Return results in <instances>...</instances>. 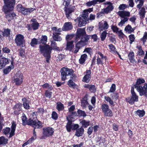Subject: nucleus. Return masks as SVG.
Masks as SVG:
<instances>
[{
	"mask_svg": "<svg viewBox=\"0 0 147 147\" xmlns=\"http://www.w3.org/2000/svg\"><path fill=\"white\" fill-rule=\"evenodd\" d=\"M51 47L48 45H46L45 46L40 45V52L45 57L47 63H49L51 59V54L52 49L57 51H60L59 48L57 47V43L54 41H51Z\"/></svg>",
	"mask_w": 147,
	"mask_h": 147,
	"instance_id": "f257e3e1",
	"label": "nucleus"
},
{
	"mask_svg": "<svg viewBox=\"0 0 147 147\" xmlns=\"http://www.w3.org/2000/svg\"><path fill=\"white\" fill-rule=\"evenodd\" d=\"M60 72L63 81H65L66 79V76L69 75L71 76L70 79H72V80L76 77L75 74H73L74 71L71 69L63 67L61 69Z\"/></svg>",
	"mask_w": 147,
	"mask_h": 147,
	"instance_id": "f03ea898",
	"label": "nucleus"
},
{
	"mask_svg": "<svg viewBox=\"0 0 147 147\" xmlns=\"http://www.w3.org/2000/svg\"><path fill=\"white\" fill-rule=\"evenodd\" d=\"M70 0H64L63 5L65 6V12L66 17L68 19L71 18V16H72V13L74 12L76 8L75 6L69 7H67L69 4Z\"/></svg>",
	"mask_w": 147,
	"mask_h": 147,
	"instance_id": "7ed1b4c3",
	"label": "nucleus"
},
{
	"mask_svg": "<svg viewBox=\"0 0 147 147\" xmlns=\"http://www.w3.org/2000/svg\"><path fill=\"white\" fill-rule=\"evenodd\" d=\"M36 119V116L35 115H30V118L28 120V125L32 126L34 129L41 128L42 126L41 122L38 120L34 119V118Z\"/></svg>",
	"mask_w": 147,
	"mask_h": 147,
	"instance_id": "20e7f679",
	"label": "nucleus"
},
{
	"mask_svg": "<svg viewBox=\"0 0 147 147\" xmlns=\"http://www.w3.org/2000/svg\"><path fill=\"white\" fill-rule=\"evenodd\" d=\"M14 7V6H13L12 8L7 6V5H5L3 7V11L6 14V18L9 21H10L16 16L15 14L12 11Z\"/></svg>",
	"mask_w": 147,
	"mask_h": 147,
	"instance_id": "39448f33",
	"label": "nucleus"
},
{
	"mask_svg": "<svg viewBox=\"0 0 147 147\" xmlns=\"http://www.w3.org/2000/svg\"><path fill=\"white\" fill-rule=\"evenodd\" d=\"M16 8L18 11L24 15L29 14L35 10L34 8H26L23 7L21 4H18L16 7Z\"/></svg>",
	"mask_w": 147,
	"mask_h": 147,
	"instance_id": "423d86ee",
	"label": "nucleus"
},
{
	"mask_svg": "<svg viewBox=\"0 0 147 147\" xmlns=\"http://www.w3.org/2000/svg\"><path fill=\"white\" fill-rule=\"evenodd\" d=\"M13 83L16 85H21L23 82V74L21 72L19 71L16 73L12 79Z\"/></svg>",
	"mask_w": 147,
	"mask_h": 147,
	"instance_id": "0eeeda50",
	"label": "nucleus"
},
{
	"mask_svg": "<svg viewBox=\"0 0 147 147\" xmlns=\"http://www.w3.org/2000/svg\"><path fill=\"white\" fill-rule=\"evenodd\" d=\"M131 97L130 98H128L127 100L130 104L131 105L134 104V102L138 101V96L136 95L134 91V87H131Z\"/></svg>",
	"mask_w": 147,
	"mask_h": 147,
	"instance_id": "6e6552de",
	"label": "nucleus"
},
{
	"mask_svg": "<svg viewBox=\"0 0 147 147\" xmlns=\"http://www.w3.org/2000/svg\"><path fill=\"white\" fill-rule=\"evenodd\" d=\"M101 109L105 116L112 117L113 115L112 111L109 108V106L107 105L106 104L102 105Z\"/></svg>",
	"mask_w": 147,
	"mask_h": 147,
	"instance_id": "1a4fd4ad",
	"label": "nucleus"
},
{
	"mask_svg": "<svg viewBox=\"0 0 147 147\" xmlns=\"http://www.w3.org/2000/svg\"><path fill=\"white\" fill-rule=\"evenodd\" d=\"M15 42L17 46H23L25 42L24 36L21 34L16 35L15 39Z\"/></svg>",
	"mask_w": 147,
	"mask_h": 147,
	"instance_id": "9d476101",
	"label": "nucleus"
},
{
	"mask_svg": "<svg viewBox=\"0 0 147 147\" xmlns=\"http://www.w3.org/2000/svg\"><path fill=\"white\" fill-rule=\"evenodd\" d=\"M89 20L88 18H85L83 17L80 16L74 20L76 22H78V26L82 27L85 26L87 23V21Z\"/></svg>",
	"mask_w": 147,
	"mask_h": 147,
	"instance_id": "9b49d317",
	"label": "nucleus"
},
{
	"mask_svg": "<svg viewBox=\"0 0 147 147\" xmlns=\"http://www.w3.org/2000/svg\"><path fill=\"white\" fill-rule=\"evenodd\" d=\"M54 132V129L51 127H45L43 129V134L46 137L51 136Z\"/></svg>",
	"mask_w": 147,
	"mask_h": 147,
	"instance_id": "f8f14e48",
	"label": "nucleus"
},
{
	"mask_svg": "<svg viewBox=\"0 0 147 147\" xmlns=\"http://www.w3.org/2000/svg\"><path fill=\"white\" fill-rule=\"evenodd\" d=\"M136 89L139 92L140 96L145 95L147 97V84H145L143 87H136Z\"/></svg>",
	"mask_w": 147,
	"mask_h": 147,
	"instance_id": "ddd939ff",
	"label": "nucleus"
},
{
	"mask_svg": "<svg viewBox=\"0 0 147 147\" xmlns=\"http://www.w3.org/2000/svg\"><path fill=\"white\" fill-rule=\"evenodd\" d=\"M109 27L107 22L102 20L99 23V29L100 30L107 29Z\"/></svg>",
	"mask_w": 147,
	"mask_h": 147,
	"instance_id": "4468645a",
	"label": "nucleus"
},
{
	"mask_svg": "<svg viewBox=\"0 0 147 147\" xmlns=\"http://www.w3.org/2000/svg\"><path fill=\"white\" fill-rule=\"evenodd\" d=\"M85 34L86 32L84 28H78L76 35V40L78 39L79 38L82 37Z\"/></svg>",
	"mask_w": 147,
	"mask_h": 147,
	"instance_id": "2eb2a0df",
	"label": "nucleus"
},
{
	"mask_svg": "<svg viewBox=\"0 0 147 147\" xmlns=\"http://www.w3.org/2000/svg\"><path fill=\"white\" fill-rule=\"evenodd\" d=\"M9 63V59L2 56H0V69L4 67Z\"/></svg>",
	"mask_w": 147,
	"mask_h": 147,
	"instance_id": "dca6fc26",
	"label": "nucleus"
},
{
	"mask_svg": "<svg viewBox=\"0 0 147 147\" xmlns=\"http://www.w3.org/2000/svg\"><path fill=\"white\" fill-rule=\"evenodd\" d=\"M106 0H93L92 1L87 2L86 5L88 7H90L92 5L94 6L95 5L105 2Z\"/></svg>",
	"mask_w": 147,
	"mask_h": 147,
	"instance_id": "f3484780",
	"label": "nucleus"
},
{
	"mask_svg": "<svg viewBox=\"0 0 147 147\" xmlns=\"http://www.w3.org/2000/svg\"><path fill=\"white\" fill-rule=\"evenodd\" d=\"M73 28L72 23L68 22L65 23L62 28V30L64 31H67L71 30Z\"/></svg>",
	"mask_w": 147,
	"mask_h": 147,
	"instance_id": "a211bd4d",
	"label": "nucleus"
},
{
	"mask_svg": "<svg viewBox=\"0 0 147 147\" xmlns=\"http://www.w3.org/2000/svg\"><path fill=\"white\" fill-rule=\"evenodd\" d=\"M89 38V36L85 34L81 37V40L78 42L82 46H83L86 44V42L88 40Z\"/></svg>",
	"mask_w": 147,
	"mask_h": 147,
	"instance_id": "6ab92c4d",
	"label": "nucleus"
},
{
	"mask_svg": "<svg viewBox=\"0 0 147 147\" xmlns=\"http://www.w3.org/2000/svg\"><path fill=\"white\" fill-rule=\"evenodd\" d=\"M117 14L121 18L129 17L130 16L129 12L124 10L119 11Z\"/></svg>",
	"mask_w": 147,
	"mask_h": 147,
	"instance_id": "aec40b11",
	"label": "nucleus"
},
{
	"mask_svg": "<svg viewBox=\"0 0 147 147\" xmlns=\"http://www.w3.org/2000/svg\"><path fill=\"white\" fill-rule=\"evenodd\" d=\"M11 124L12 125L11 127V130L9 136V138H11L14 135L15 131L16 126V123L15 121H13Z\"/></svg>",
	"mask_w": 147,
	"mask_h": 147,
	"instance_id": "412c9836",
	"label": "nucleus"
},
{
	"mask_svg": "<svg viewBox=\"0 0 147 147\" xmlns=\"http://www.w3.org/2000/svg\"><path fill=\"white\" fill-rule=\"evenodd\" d=\"M93 10V8H89L88 9H85L83 11L82 15L81 16L85 18H88V14L92 12Z\"/></svg>",
	"mask_w": 147,
	"mask_h": 147,
	"instance_id": "4be33fe9",
	"label": "nucleus"
},
{
	"mask_svg": "<svg viewBox=\"0 0 147 147\" xmlns=\"http://www.w3.org/2000/svg\"><path fill=\"white\" fill-rule=\"evenodd\" d=\"M145 82V80L143 78H139L137 79L136 84H135L133 87H134V88H137L136 87H142L140 85L144 83Z\"/></svg>",
	"mask_w": 147,
	"mask_h": 147,
	"instance_id": "5701e85b",
	"label": "nucleus"
},
{
	"mask_svg": "<svg viewBox=\"0 0 147 147\" xmlns=\"http://www.w3.org/2000/svg\"><path fill=\"white\" fill-rule=\"evenodd\" d=\"M22 107V104L21 103L16 104L13 107V109L15 110V113L18 114V113L21 111Z\"/></svg>",
	"mask_w": 147,
	"mask_h": 147,
	"instance_id": "b1692460",
	"label": "nucleus"
},
{
	"mask_svg": "<svg viewBox=\"0 0 147 147\" xmlns=\"http://www.w3.org/2000/svg\"><path fill=\"white\" fill-rule=\"evenodd\" d=\"M113 9V4L109 5L105 8H104L102 10L101 12L104 13H107L112 11Z\"/></svg>",
	"mask_w": 147,
	"mask_h": 147,
	"instance_id": "393cba45",
	"label": "nucleus"
},
{
	"mask_svg": "<svg viewBox=\"0 0 147 147\" xmlns=\"http://www.w3.org/2000/svg\"><path fill=\"white\" fill-rule=\"evenodd\" d=\"M5 5L12 8L13 6H14L15 0H4Z\"/></svg>",
	"mask_w": 147,
	"mask_h": 147,
	"instance_id": "a878e982",
	"label": "nucleus"
},
{
	"mask_svg": "<svg viewBox=\"0 0 147 147\" xmlns=\"http://www.w3.org/2000/svg\"><path fill=\"white\" fill-rule=\"evenodd\" d=\"M22 100L23 102V105L24 108L27 109H29L30 107L29 105V100L25 98H22Z\"/></svg>",
	"mask_w": 147,
	"mask_h": 147,
	"instance_id": "bb28decb",
	"label": "nucleus"
},
{
	"mask_svg": "<svg viewBox=\"0 0 147 147\" xmlns=\"http://www.w3.org/2000/svg\"><path fill=\"white\" fill-rule=\"evenodd\" d=\"M52 30L53 31V35H60L61 32L62 30L61 28H57V27H53L52 28Z\"/></svg>",
	"mask_w": 147,
	"mask_h": 147,
	"instance_id": "cd10ccee",
	"label": "nucleus"
},
{
	"mask_svg": "<svg viewBox=\"0 0 147 147\" xmlns=\"http://www.w3.org/2000/svg\"><path fill=\"white\" fill-rule=\"evenodd\" d=\"M134 29L135 28H132L130 25H128L125 27L124 30L126 33L131 34L134 32Z\"/></svg>",
	"mask_w": 147,
	"mask_h": 147,
	"instance_id": "c85d7f7f",
	"label": "nucleus"
},
{
	"mask_svg": "<svg viewBox=\"0 0 147 147\" xmlns=\"http://www.w3.org/2000/svg\"><path fill=\"white\" fill-rule=\"evenodd\" d=\"M84 131V129L82 127H81L76 130L75 135L78 137L81 136L83 134Z\"/></svg>",
	"mask_w": 147,
	"mask_h": 147,
	"instance_id": "c756f323",
	"label": "nucleus"
},
{
	"mask_svg": "<svg viewBox=\"0 0 147 147\" xmlns=\"http://www.w3.org/2000/svg\"><path fill=\"white\" fill-rule=\"evenodd\" d=\"M87 57V55L86 54H84L81 55V57L79 60V62L80 64H83Z\"/></svg>",
	"mask_w": 147,
	"mask_h": 147,
	"instance_id": "7c9ffc66",
	"label": "nucleus"
},
{
	"mask_svg": "<svg viewBox=\"0 0 147 147\" xmlns=\"http://www.w3.org/2000/svg\"><path fill=\"white\" fill-rule=\"evenodd\" d=\"M137 48L138 50L137 53V55L139 57H142L144 54V51L142 50L141 46H137Z\"/></svg>",
	"mask_w": 147,
	"mask_h": 147,
	"instance_id": "2f4dec72",
	"label": "nucleus"
},
{
	"mask_svg": "<svg viewBox=\"0 0 147 147\" xmlns=\"http://www.w3.org/2000/svg\"><path fill=\"white\" fill-rule=\"evenodd\" d=\"M146 12V11L145 8L144 7L142 8L139 11V13L140 18L141 19H142L144 18Z\"/></svg>",
	"mask_w": 147,
	"mask_h": 147,
	"instance_id": "473e14b6",
	"label": "nucleus"
},
{
	"mask_svg": "<svg viewBox=\"0 0 147 147\" xmlns=\"http://www.w3.org/2000/svg\"><path fill=\"white\" fill-rule=\"evenodd\" d=\"M73 41H67L66 48L67 50L71 51L74 47Z\"/></svg>",
	"mask_w": 147,
	"mask_h": 147,
	"instance_id": "72a5a7b5",
	"label": "nucleus"
},
{
	"mask_svg": "<svg viewBox=\"0 0 147 147\" xmlns=\"http://www.w3.org/2000/svg\"><path fill=\"white\" fill-rule=\"evenodd\" d=\"M13 63V62H11V64L12 65ZM13 68V65H12L11 67L10 66H8L5 69L3 70V73L5 74H7L11 70V68Z\"/></svg>",
	"mask_w": 147,
	"mask_h": 147,
	"instance_id": "f704fd0d",
	"label": "nucleus"
},
{
	"mask_svg": "<svg viewBox=\"0 0 147 147\" xmlns=\"http://www.w3.org/2000/svg\"><path fill=\"white\" fill-rule=\"evenodd\" d=\"M87 100V97H85L82 100L81 102V106L83 107H85L88 105V103Z\"/></svg>",
	"mask_w": 147,
	"mask_h": 147,
	"instance_id": "c9c22d12",
	"label": "nucleus"
},
{
	"mask_svg": "<svg viewBox=\"0 0 147 147\" xmlns=\"http://www.w3.org/2000/svg\"><path fill=\"white\" fill-rule=\"evenodd\" d=\"M128 56L131 62L133 63L135 61L134 53L133 52H130L128 55Z\"/></svg>",
	"mask_w": 147,
	"mask_h": 147,
	"instance_id": "e433bc0d",
	"label": "nucleus"
},
{
	"mask_svg": "<svg viewBox=\"0 0 147 147\" xmlns=\"http://www.w3.org/2000/svg\"><path fill=\"white\" fill-rule=\"evenodd\" d=\"M56 108L59 111L63 110L64 109L63 104L60 102H58L57 103Z\"/></svg>",
	"mask_w": 147,
	"mask_h": 147,
	"instance_id": "4c0bfd02",
	"label": "nucleus"
},
{
	"mask_svg": "<svg viewBox=\"0 0 147 147\" xmlns=\"http://www.w3.org/2000/svg\"><path fill=\"white\" fill-rule=\"evenodd\" d=\"M104 99L107 102H109L111 105L113 106H114L115 105L113 101L111 100L110 98L108 96H105Z\"/></svg>",
	"mask_w": 147,
	"mask_h": 147,
	"instance_id": "58836bf2",
	"label": "nucleus"
},
{
	"mask_svg": "<svg viewBox=\"0 0 147 147\" xmlns=\"http://www.w3.org/2000/svg\"><path fill=\"white\" fill-rule=\"evenodd\" d=\"M7 140L3 136L0 137V144H5L7 143Z\"/></svg>",
	"mask_w": 147,
	"mask_h": 147,
	"instance_id": "ea45409f",
	"label": "nucleus"
},
{
	"mask_svg": "<svg viewBox=\"0 0 147 147\" xmlns=\"http://www.w3.org/2000/svg\"><path fill=\"white\" fill-rule=\"evenodd\" d=\"M72 122L69 121L67 123L66 127L67 130L68 132H70L71 131V129H72Z\"/></svg>",
	"mask_w": 147,
	"mask_h": 147,
	"instance_id": "a19ab883",
	"label": "nucleus"
},
{
	"mask_svg": "<svg viewBox=\"0 0 147 147\" xmlns=\"http://www.w3.org/2000/svg\"><path fill=\"white\" fill-rule=\"evenodd\" d=\"M22 119V123L24 125H25L26 124L28 125V121H27V118L24 114H23Z\"/></svg>",
	"mask_w": 147,
	"mask_h": 147,
	"instance_id": "79ce46f5",
	"label": "nucleus"
},
{
	"mask_svg": "<svg viewBox=\"0 0 147 147\" xmlns=\"http://www.w3.org/2000/svg\"><path fill=\"white\" fill-rule=\"evenodd\" d=\"M10 131V128L8 127H6L3 129V134L7 136L8 135L9 136Z\"/></svg>",
	"mask_w": 147,
	"mask_h": 147,
	"instance_id": "37998d69",
	"label": "nucleus"
},
{
	"mask_svg": "<svg viewBox=\"0 0 147 147\" xmlns=\"http://www.w3.org/2000/svg\"><path fill=\"white\" fill-rule=\"evenodd\" d=\"M89 121H87L85 120H83L80 122L82 126L85 128L87 127L89 125Z\"/></svg>",
	"mask_w": 147,
	"mask_h": 147,
	"instance_id": "c03bdc74",
	"label": "nucleus"
},
{
	"mask_svg": "<svg viewBox=\"0 0 147 147\" xmlns=\"http://www.w3.org/2000/svg\"><path fill=\"white\" fill-rule=\"evenodd\" d=\"M136 113L140 117H142L144 115L145 112L143 110H138L136 111Z\"/></svg>",
	"mask_w": 147,
	"mask_h": 147,
	"instance_id": "a18cd8bd",
	"label": "nucleus"
},
{
	"mask_svg": "<svg viewBox=\"0 0 147 147\" xmlns=\"http://www.w3.org/2000/svg\"><path fill=\"white\" fill-rule=\"evenodd\" d=\"M76 48L75 49V50L74 51V53L75 54L77 53L78 52L80 48L82 47V46L79 43L77 42L76 45Z\"/></svg>",
	"mask_w": 147,
	"mask_h": 147,
	"instance_id": "49530a36",
	"label": "nucleus"
},
{
	"mask_svg": "<svg viewBox=\"0 0 147 147\" xmlns=\"http://www.w3.org/2000/svg\"><path fill=\"white\" fill-rule=\"evenodd\" d=\"M59 35H53V39L54 40L57 41H60L62 40L61 37Z\"/></svg>",
	"mask_w": 147,
	"mask_h": 147,
	"instance_id": "de8ad7c7",
	"label": "nucleus"
},
{
	"mask_svg": "<svg viewBox=\"0 0 147 147\" xmlns=\"http://www.w3.org/2000/svg\"><path fill=\"white\" fill-rule=\"evenodd\" d=\"M123 19L119 23L118 25L120 26H122L128 20L127 17L122 18Z\"/></svg>",
	"mask_w": 147,
	"mask_h": 147,
	"instance_id": "09e8293b",
	"label": "nucleus"
},
{
	"mask_svg": "<svg viewBox=\"0 0 147 147\" xmlns=\"http://www.w3.org/2000/svg\"><path fill=\"white\" fill-rule=\"evenodd\" d=\"M47 38L46 36H42L40 41L41 42L44 44H45L47 41Z\"/></svg>",
	"mask_w": 147,
	"mask_h": 147,
	"instance_id": "8fccbe9b",
	"label": "nucleus"
},
{
	"mask_svg": "<svg viewBox=\"0 0 147 147\" xmlns=\"http://www.w3.org/2000/svg\"><path fill=\"white\" fill-rule=\"evenodd\" d=\"M11 30L9 29H5L3 32L4 36H9L10 34Z\"/></svg>",
	"mask_w": 147,
	"mask_h": 147,
	"instance_id": "3c124183",
	"label": "nucleus"
},
{
	"mask_svg": "<svg viewBox=\"0 0 147 147\" xmlns=\"http://www.w3.org/2000/svg\"><path fill=\"white\" fill-rule=\"evenodd\" d=\"M138 1H140L139 3L137 5V7L138 8L140 9L143 5L144 0H135L136 3Z\"/></svg>",
	"mask_w": 147,
	"mask_h": 147,
	"instance_id": "603ef678",
	"label": "nucleus"
},
{
	"mask_svg": "<svg viewBox=\"0 0 147 147\" xmlns=\"http://www.w3.org/2000/svg\"><path fill=\"white\" fill-rule=\"evenodd\" d=\"M90 79V76L85 75L83 78L82 81L86 83H88Z\"/></svg>",
	"mask_w": 147,
	"mask_h": 147,
	"instance_id": "864d4df0",
	"label": "nucleus"
},
{
	"mask_svg": "<svg viewBox=\"0 0 147 147\" xmlns=\"http://www.w3.org/2000/svg\"><path fill=\"white\" fill-rule=\"evenodd\" d=\"M107 34V32L105 31H104L100 35V38L102 41H104L105 39Z\"/></svg>",
	"mask_w": 147,
	"mask_h": 147,
	"instance_id": "5fc2aeb1",
	"label": "nucleus"
},
{
	"mask_svg": "<svg viewBox=\"0 0 147 147\" xmlns=\"http://www.w3.org/2000/svg\"><path fill=\"white\" fill-rule=\"evenodd\" d=\"M42 86L44 88L48 89L51 90L53 89L52 86L47 83L45 84Z\"/></svg>",
	"mask_w": 147,
	"mask_h": 147,
	"instance_id": "6e6d98bb",
	"label": "nucleus"
},
{
	"mask_svg": "<svg viewBox=\"0 0 147 147\" xmlns=\"http://www.w3.org/2000/svg\"><path fill=\"white\" fill-rule=\"evenodd\" d=\"M109 47L110 51L113 53H116L115 51V47L112 44L109 45Z\"/></svg>",
	"mask_w": 147,
	"mask_h": 147,
	"instance_id": "4d7b16f0",
	"label": "nucleus"
},
{
	"mask_svg": "<svg viewBox=\"0 0 147 147\" xmlns=\"http://www.w3.org/2000/svg\"><path fill=\"white\" fill-rule=\"evenodd\" d=\"M127 8H129L128 5L125 4H122L119 5L118 9L119 10H124Z\"/></svg>",
	"mask_w": 147,
	"mask_h": 147,
	"instance_id": "13d9d810",
	"label": "nucleus"
},
{
	"mask_svg": "<svg viewBox=\"0 0 147 147\" xmlns=\"http://www.w3.org/2000/svg\"><path fill=\"white\" fill-rule=\"evenodd\" d=\"M37 40L35 38H33L32 40V41L30 44L32 46L34 47V46L35 45H37Z\"/></svg>",
	"mask_w": 147,
	"mask_h": 147,
	"instance_id": "bf43d9fd",
	"label": "nucleus"
},
{
	"mask_svg": "<svg viewBox=\"0 0 147 147\" xmlns=\"http://www.w3.org/2000/svg\"><path fill=\"white\" fill-rule=\"evenodd\" d=\"M147 39V32H145L143 36L141 39V40L142 41L143 44H144L146 42Z\"/></svg>",
	"mask_w": 147,
	"mask_h": 147,
	"instance_id": "052dcab7",
	"label": "nucleus"
},
{
	"mask_svg": "<svg viewBox=\"0 0 147 147\" xmlns=\"http://www.w3.org/2000/svg\"><path fill=\"white\" fill-rule=\"evenodd\" d=\"M38 26L39 24L38 22H34L32 24V27L34 30L37 29Z\"/></svg>",
	"mask_w": 147,
	"mask_h": 147,
	"instance_id": "680f3d73",
	"label": "nucleus"
},
{
	"mask_svg": "<svg viewBox=\"0 0 147 147\" xmlns=\"http://www.w3.org/2000/svg\"><path fill=\"white\" fill-rule=\"evenodd\" d=\"M52 94V92H50L49 91L47 90L45 91V95L46 97L49 98H50L51 97Z\"/></svg>",
	"mask_w": 147,
	"mask_h": 147,
	"instance_id": "e2e57ef3",
	"label": "nucleus"
},
{
	"mask_svg": "<svg viewBox=\"0 0 147 147\" xmlns=\"http://www.w3.org/2000/svg\"><path fill=\"white\" fill-rule=\"evenodd\" d=\"M111 28L114 32H115L116 33L119 31V28L116 26L112 25L111 26Z\"/></svg>",
	"mask_w": 147,
	"mask_h": 147,
	"instance_id": "0e129e2a",
	"label": "nucleus"
},
{
	"mask_svg": "<svg viewBox=\"0 0 147 147\" xmlns=\"http://www.w3.org/2000/svg\"><path fill=\"white\" fill-rule=\"evenodd\" d=\"M104 60L101 59L98 56V57L97 60H96V63L98 65H99V64H101L102 65L103 63V61Z\"/></svg>",
	"mask_w": 147,
	"mask_h": 147,
	"instance_id": "69168bd1",
	"label": "nucleus"
},
{
	"mask_svg": "<svg viewBox=\"0 0 147 147\" xmlns=\"http://www.w3.org/2000/svg\"><path fill=\"white\" fill-rule=\"evenodd\" d=\"M75 84L74 83L72 80V79H70L68 81L67 84L70 87H73Z\"/></svg>",
	"mask_w": 147,
	"mask_h": 147,
	"instance_id": "338daca9",
	"label": "nucleus"
},
{
	"mask_svg": "<svg viewBox=\"0 0 147 147\" xmlns=\"http://www.w3.org/2000/svg\"><path fill=\"white\" fill-rule=\"evenodd\" d=\"M120 38H123L125 36L124 34L122 32V30H120L117 33Z\"/></svg>",
	"mask_w": 147,
	"mask_h": 147,
	"instance_id": "774afa93",
	"label": "nucleus"
}]
</instances>
